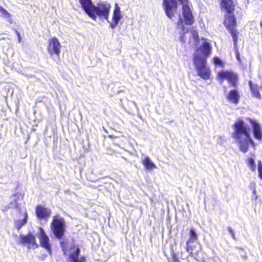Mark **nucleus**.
<instances>
[{
	"mask_svg": "<svg viewBox=\"0 0 262 262\" xmlns=\"http://www.w3.org/2000/svg\"><path fill=\"white\" fill-rule=\"evenodd\" d=\"M51 229L54 236L60 239L64 236L66 232V222L63 217L55 215L53 216L51 223Z\"/></svg>",
	"mask_w": 262,
	"mask_h": 262,
	"instance_id": "obj_5",
	"label": "nucleus"
},
{
	"mask_svg": "<svg viewBox=\"0 0 262 262\" xmlns=\"http://www.w3.org/2000/svg\"><path fill=\"white\" fill-rule=\"evenodd\" d=\"M191 34H192V37L193 38V39L195 40H196V41L199 40V35H198V33L196 31L193 30L192 31H191Z\"/></svg>",
	"mask_w": 262,
	"mask_h": 262,
	"instance_id": "obj_29",
	"label": "nucleus"
},
{
	"mask_svg": "<svg viewBox=\"0 0 262 262\" xmlns=\"http://www.w3.org/2000/svg\"><path fill=\"white\" fill-rule=\"evenodd\" d=\"M121 18V14L120 12V8L118 4H116L113 11L112 22L110 24V26L112 29H114L116 27L119 23V20Z\"/></svg>",
	"mask_w": 262,
	"mask_h": 262,
	"instance_id": "obj_14",
	"label": "nucleus"
},
{
	"mask_svg": "<svg viewBox=\"0 0 262 262\" xmlns=\"http://www.w3.org/2000/svg\"><path fill=\"white\" fill-rule=\"evenodd\" d=\"M108 137H109L110 138H114L115 137H114V136H113V135H109V136H108Z\"/></svg>",
	"mask_w": 262,
	"mask_h": 262,
	"instance_id": "obj_34",
	"label": "nucleus"
},
{
	"mask_svg": "<svg viewBox=\"0 0 262 262\" xmlns=\"http://www.w3.org/2000/svg\"><path fill=\"white\" fill-rule=\"evenodd\" d=\"M39 231L38 238L39 239L40 246L46 250L50 251L51 245L48 235L41 227L39 228Z\"/></svg>",
	"mask_w": 262,
	"mask_h": 262,
	"instance_id": "obj_12",
	"label": "nucleus"
},
{
	"mask_svg": "<svg viewBox=\"0 0 262 262\" xmlns=\"http://www.w3.org/2000/svg\"><path fill=\"white\" fill-rule=\"evenodd\" d=\"M141 163L145 168L148 170H152L156 168V165L150 160L148 157H145L141 161Z\"/></svg>",
	"mask_w": 262,
	"mask_h": 262,
	"instance_id": "obj_20",
	"label": "nucleus"
},
{
	"mask_svg": "<svg viewBox=\"0 0 262 262\" xmlns=\"http://www.w3.org/2000/svg\"><path fill=\"white\" fill-rule=\"evenodd\" d=\"M228 230L229 233L231 234L232 237L233 239H235L236 237H235V233H234L233 230L231 227H228Z\"/></svg>",
	"mask_w": 262,
	"mask_h": 262,
	"instance_id": "obj_31",
	"label": "nucleus"
},
{
	"mask_svg": "<svg viewBox=\"0 0 262 262\" xmlns=\"http://www.w3.org/2000/svg\"><path fill=\"white\" fill-rule=\"evenodd\" d=\"M181 40L182 41H184V40L183 39V37H182V38H181Z\"/></svg>",
	"mask_w": 262,
	"mask_h": 262,
	"instance_id": "obj_35",
	"label": "nucleus"
},
{
	"mask_svg": "<svg viewBox=\"0 0 262 262\" xmlns=\"http://www.w3.org/2000/svg\"><path fill=\"white\" fill-rule=\"evenodd\" d=\"M169 262H180L178 258L177 257L176 254H173L172 255L171 258L169 260Z\"/></svg>",
	"mask_w": 262,
	"mask_h": 262,
	"instance_id": "obj_30",
	"label": "nucleus"
},
{
	"mask_svg": "<svg viewBox=\"0 0 262 262\" xmlns=\"http://www.w3.org/2000/svg\"><path fill=\"white\" fill-rule=\"evenodd\" d=\"M236 58L238 60H240L239 54L237 50L236 51Z\"/></svg>",
	"mask_w": 262,
	"mask_h": 262,
	"instance_id": "obj_33",
	"label": "nucleus"
},
{
	"mask_svg": "<svg viewBox=\"0 0 262 262\" xmlns=\"http://www.w3.org/2000/svg\"><path fill=\"white\" fill-rule=\"evenodd\" d=\"M227 98L230 102L236 104L239 99V95L236 89H234L229 91Z\"/></svg>",
	"mask_w": 262,
	"mask_h": 262,
	"instance_id": "obj_17",
	"label": "nucleus"
},
{
	"mask_svg": "<svg viewBox=\"0 0 262 262\" xmlns=\"http://www.w3.org/2000/svg\"><path fill=\"white\" fill-rule=\"evenodd\" d=\"M15 32L16 35L17 36L18 41L20 42L21 41V37H20V33L16 30L15 31Z\"/></svg>",
	"mask_w": 262,
	"mask_h": 262,
	"instance_id": "obj_32",
	"label": "nucleus"
},
{
	"mask_svg": "<svg viewBox=\"0 0 262 262\" xmlns=\"http://www.w3.org/2000/svg\"><path fill=\"white\" fill-rule=\"evenodd\" d=\"M81 8L86 14L93 20H96L97 17L101 19H105L108 21L111 5L106 2H100L96 5L93 4L92 0H79Z\"/></svg>",
	"mask_w": 262,
	"mask_h": 262,
	"instance_id": "obj_2",
	"label": "nucleus"
},
{
	"mask_svg": "<svg viewBox=\"0 0 262 262\" xmlns=\"http://www.w3.org/2000/svg\"><path fill=\"white\" fill-rule=\"evenodd\" d=\"M213 62L214 64L220 66V67H224V63L217 56L213 58Z\"/></svg>",
	"mask_w": 262,
	"mask_h": 262,
	"instance_id": "obj_25",
	"label": "nucleus"
},
{
	"mask_svg": "<svg viewBox=\"0 0 262 262\" xmlns=\"http://www.w3.org/2000/svg\"><path fill=\"white\" fill-rule=\"evenodd\" d=\"M246 120L252 125L255 138L259 141L262 140V129L259 124L254 119L247 118Z\"/></svg>",
	"mask_w": 262,
	"mask_h": 262,
	"instance_id": "obj_11",
	"label": "nucleus"
},
{
	"mask_svg": "<svg viewBox=\"0 0 262 262\" xmlns=\"http://www.w3.org/2000/svg\"><path fill=\"white\" fill-rule=\"evenodd\" d=\"M182 5V14L187 25H191L194 22V17L190 8L188 5V0H178Z\"/></svg>",
	"mask_w": 262,
	"mask_h": 262,
	"instance_id": "obj_8",
	"label": "nucleus"
},
{
	"mask_svg": "<svg viewBox=\"0 0 262 262\" xmlns=\"http://www.w3.org/2000/svg\"><path fill=\"white\" fill-rule=\"evenodd\" d=\"M250 89L251 92L253 97H256L258 99L261 98V95L259 92V87L257 85L253 83L252 81L250 80L248 82Z\"/></svg>",
	"mask_w": 262,
	"mask_h": 262,
	"instance_id": "obj_19",
	"label": "nucleus"
},
{
	"mask_svg": "<svg viewBox=\"0 0 262 262\" xmlns=\"http://www.w3.org/2000/svg\"><path fill=\"white\" fill-rule=\"evenodd\" d=\"M258 177L262 180V163L260 161L258 163Z\"/></svg>",
	"mask_w": 262,
	"mask_h": 262,
	"instance_id": "obj_28",
	"label": "nucleus"
},
{
	"mask_svg": "<svg viewBox=\"0 0 262 262\" xmlns=\"http://www.w3.org/2000/svg\"><path fill=\"white\" fill-rule=\"evenodd\" d=\"M28 216L27 211H25L23 214V219L22 220H17L14 221V227L19 231L20 228L25 225L28 221Z\"/></svg>",
	"mask_w": 262,
	"mask_h": 262,
	"instance_id": "obj_18",
	"label": "nucleus"
},
{
	"mask_svg": "<svg viewBox=\"0 0 262 262\" xmlns=\"http://www.w3.org/2000/svg\"><path fill=\"white\" fill-rule=\"evenodd\" d=\"M163 7L166 16L171 19L177 12L178 7L176 0H163Z\"/></svg>",
	"mask_w": 262,
	"mask_h": 262,
	"instance_id": "obj_7",
	"label": "nucleus"
},
{
	"mask_svg": "<svg viewBox=\"0 0 262 262\" xmlns=\"http://www.w3.org/2000/svg\"><path fill=\"white\" fill-rule=\"evenodd\" d=\"M177 28L181 29L182 31H184L185 30V26L183 25V20L182 18H180L177 22Z\"/></svg>",
	"mask_w": 262,
	"mask_h": 262,
	"instance_id": "obj_26",
	"label": "nucleus"
},
{
	"mask_svg": "<svg viewBox=\"0 0 262 262\" xmlns=\"http://www.w3.org/2000/svg\"><path fill=\"white\" fill-rule=\"evenodd\" d=\"M234 131L232 137L239 144V148L243 152H246L249 144L254 145L253 141L250 138V128L243 119H237L232 125Z\"/></svg>",
	"mask_w": 262,
	"mask_h": 262,
	"instance_id": "obj_3",
	"label": "nucleus"
},
{
	"mask_svg": "<svg viewBox=\"0 0 262 262\" xmlns=\"http://www.w3.org/2000/svg\"><path fill=\"white\" fill-rule=\"evenodd\" d=\"M18 243L23 245H31L33 246H37L35 237L31 232L28 233L26 235H20Z\"/></svg>",
	"mask_w": 262,
	"mask_h": 262,
	"instance_id": "obj_13",
	"label": "nucleus"
},
{
	"mask_svg": "<svg viewBox=\"0 0 262 262\" xmlns=\"http://www.w3.org/2000/svg\"><path fill=\"white\" fill-rule=\"evenodd\" d=\"M247 163L251 170L254 171L256 169V166L254 159L252 158H249L247 159Z\"/></svg>",
	"mask_w": 262,
	"mask_h": 262,
	"instance_id": "obj_24",
	"label": "nucleus"
},
{
	"mask_svg": "<svg viewBox=\"0 0 262 262\" xmlns=\"http://www.w3.org/2000/svg\"><path fill=\"white\" fill-rule=\"evenodd\" d=\"M67 242L64 241H61L60 242V247L63 252L64 254H66L67 251Z\"/></svg>",
	"mask_w": 262,
	"mask_h": 262,
	"instance_id": "obj_27",
	"label": "nucleus"
},
{
	"mask_svg": "<svg viewBox=\"0 0 262 262\" xmlns=\"http://www.w3.org/2000/svg\"><path fill=\"white\" fill-rule=\"evenodd\" d=\"M0 12L2 13L3 16L8 19V21L10 23H12L11 19L12 15L2 6H0Z\"/></svg>",
	"mask_w": 262,
	"mask_h": 262,
	"instance_id": "obj_23",
	"label": "nucleus"
},
{
	"mask_svg": "<svg viewBox=\"0 0 262 262\" xmlns=\"http://www.w3.org/2000/svg\"><path fill=\"white\" fill-rule=\"evenodd\" d=\"M80 254V249L76 247L75 250L71 252L69 255V259L71 262H86V259L84 256H81L79 258Z\"/></svg>",
	"mask_w": 262,
	"mask_h": 262,
	"instance_id": "obj_15",
	"label": "nucleus"
},
{
	"mask_svg": "<svg viewBox=\"0 0 262 262\" xmlns=\"http://www.w3.org/2000/svg\"><path fill=\"white\" fill-rule=\"evenodd\" d=\"M227 80L232 86L236 87L237 86V76L233 72H230Z\"/></svg>",
	"mask_w": 262,
	"mask_h": 262,
	"instance_id": "obj_21",
	"label": "nucleus"
},
{
	"mask_svg": "<svg viewBox=\"0 0 262 262\" xmlns=\"http://www.w3.org/2000/svg\"><path fill=\"white\" fill-rule=\"evenodd\" d=\"M199 49L203 55L201 56V58H205L207 60V57L210 56L211 52V47L210 43L207 41L204 42L200 47Z\"/></svg>",
	"mask_w": 262,
	"mask_h": 262,
	"instance_id": "obj_16",
	"label": "nucleus"
},
{
	"mask_svg": "<svg viewBox=\"0 0 262 262\" xmlns=\"http://www.w3.org/2000/svg\"><path fill=\"white\" fill-rule=\"evenodd\" d=\"M61 45L59 40L56 37H53L49 40L48 51L50 54L59 56L60 52Z\"/></svg>",
	"mask_w": 262,
	"mask_h": 262,
	"instance_id": "obj_9",
	"label": "nucleus"
},
{
	"mask_svg": "<svg viewBox=\"0 0 262 262\" xmlns=\"http://www.w3.org/2000/svg\"><path fill=\"white\" fill-rule=\"evenodd\" d=\"M35 214L38 220H44L47 221L50 217L51 210L50 209L45 207L41 205H37L36 206Z\"/></svg>",
	"mask_w": 262,
	"mask_h": 262,
	"instance_id": "obj_10",
	"label": "nucleus"
},
{
	"mask_svg": "<svg viewBox=\"0 0 262 262\" xmlns=\"http://www.w3.org/2000/svg\"><path fill=\"white\" fill-rule=\"evenodd\" d=\"M230 72V71H227L219 72L217 74V79L221 82L223 81L224 80H227Z\"/></svg>",
	"mask_w": 262,
	"mask_h": 262,
	"instance_id": "obj_22",
	"label": "nucleus"
},
{
	"mask_svg": "<svg viewBox=\"0 0 262 262\" xmlns=\"http://www.w3.org/2000/svg\"><path fill=\"white\" fill-rule=\"evenodd\" d=\"M193 62L197 71V75L204 80L210 79L211 70L206 66L207 60L205 58H201V56L195 54L193 57Z\"/></svg>",
	"mask_w": 262,
	"mask_h": 262,
	"instance_id": "obj_4",
	"label": "nucleus"
},
{
	"mask_svg": "<svg viewBox=\"0 0 262 262\" xmlns=\"http://www.w3.org/2000/svg\"><path fill=\"white\" fill-rule=\"evenodd\" d=\"M221 6L226 10L223 22L227 30L231 35L234 42V47L237 46L239 32L237 29V20L234 11L235 5L232 0H221Z\"/></svg>",
	"mask_w": 262,
	"mask_h": 262,
	"instance_id": "obj_1",
	"label": "nucleus"
},
{
	"mask_svg": "<svg viewBox=\"0 0 262 262\" xmlns=\"http://www.w3.org/2000/svg\"><path fill=\"white\" fill-rule=\"evenodd\" d=\"M198 235L194 229L191 228L189 231V239L186 242V250L189 252V255L194 257L197 255L200 250L201 246H199L197 249H195V246H192L190 244L194 241H198Z\"/></svg>",
	"mask_w": 262,
	"mask_h": 262,
	"instance_id": "obj_6",
	"label": "nucleus"
}]
</instances>
